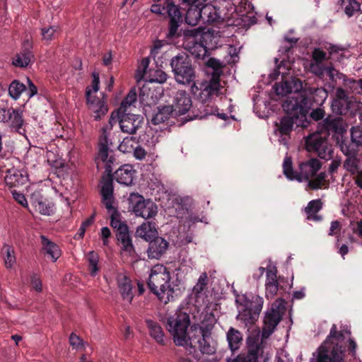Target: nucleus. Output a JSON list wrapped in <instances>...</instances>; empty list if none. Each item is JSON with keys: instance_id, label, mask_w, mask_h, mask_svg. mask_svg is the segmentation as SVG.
I'll return each mask as SVG.
<instances>
[{"instance_id": "obj_19", "label": "nucleus", "mask_w": 362, "mask_h": 362, "mask_svg": "<svg viewBox=\"0 0 362 362\" xmlns=\"http://www.w3.org/2000/svg\"><path fill=\"white\" fill-rule=\"evenodd\" d=\"M321 168V163L317 158H310L299 165L300 171L297 180L303 182L314 177Z\"/></svg>"}, {"instance_id": "obj_10", "label": "nucleus", "mask_w": 362, "mask_h": 362, "mask_svg": "<svg viewBox=\"0 0 362 362\" xmlns=\"http://www.w3.org/2000/svg\"><path fill=\"white\" fill-rule=\"evenodd\" d=\"M285 300L278 298L272 307L265 313L264 325L262 330V338H268L275 330L281 320L282 313L285 308Z\"/></svg>"}, {"instance_id": "obj_55", "label": "nucleus", "mask_w": 362, "mask_h": 362, "mask_svg": "<svg viewBox=\"0 0 362 362\" xmlns=\"http://www.w3.org/2000/svg\"><path fill=\"white\" fill-rule=\"evenodd\" d=\"M135 140L134 136L125 137L119 144V149L124 153L132 151L134 148Z\"/></svg>"}, {"instance_id": "obj_45", "label": "nucleus", "mask_w": 362, "mask_h": 362, "mask_svg": "<svg viewBox=\"0 0 362 362\" xmlns=\"http://www.w3.org/2000/svg\"><path fill=\"white\" fill-rule=\"evenodd\" d=\"M137 98L136 93L134 90H132L129 92L127 95L123 100L119 107V112L123 113L127 112L128 107L136 103Z\"/></svg>"}, {"instance_id": "obj_41", "label": "nucleus", "mask_w": 362, "mask_h": 362, "mask_svg": "<svg viewBox=\"0 0 362 362\" xmlns=\"http://www.w3.org/2000/svg\"><path fill=\"white\" fill-rule=\"evenodd\" d=\"M35 209L42 215L49 216L52 213L53 204L47 202L42 197H37L33 200Z\"/></svg>"}, {"instance_id": "obj_13", "label": "nucleus", "mask_w": 362, "mask_h": 362, "mask_svg": "<svg viewBox=\"0 0 362 362\" xmlns=\"http://www.w3.org/2000/svg\"><path fill=\"white\" fill-rule=\"evenodd\" d=\"M244 308L240 312L238 317L246 324H253L259 318L262 310L264 299L257 296H252L251 299L244 298Z\"/></svg>"}, {"instance_id": "obj_9", "label": "nucleus", "mask_w": 362, "mask_h": 362, "mask_svg": "<svg viewBox=\"0 0 362 362\" xmlns=\"http://www.w3.org/2000/svg\"><path fill=\"white\" fill-rule=\"evenodd\" d=\"M129 208L136 216L148 219L156 216L157 205L150 199H145L139 193L132 192L129 197Z\"/></svg>"}, {"instance_id": "obj_7", "label": "nucleus", "mask_w": 362, "mask_h": 362, "mask_svg": "<svg viewBox=\"0 0 362 362\" xmlns=\"http://www.w3.org/2000/svg\"><path fill=\"white\" fill-rule=\"evenodd\" d=\"M112 144L107 139V134L104 131L103 135L100 139L98 154L96 158L97 165L99 167L100 162L104 164L105 168L106 175L102 177L100 182V189L103 187L104 183L107 181L110 180L112 184V165L115 160L114 157L113 151L110 148V146Z\"/></svg>"}, {"instance_id": "obj_54", "label": "nucleus", "mask_w": 362, "mask_h": 362, "mask_svg": "<svg viewBox=\"0 0 362 362\" xmlns=\"http://www.w3.org/2000/svg\"><path fill=\"white\" fill-rule=\"evenodd\" d=\"M351 140L355 146H362V127H353L351 130Z\"/></svg>"}, {"instance_id": "obj_6", "label": "nucleus", "mask_w": 362, "mask_h": 362, "mask_svg": "<svg viewBox=\"0 0 362 362\" xmlns=\"http://www.w3.org/2000/svg\"><path fill=\"white\" fill-rule=\"evenodd\" d=\"M92 76L93 80L90 86L86 88V98L88 107L93 112L94 119L98 121L107 114L108 107L103 93H102V98H97L93 95L99 90V74L94 71Z\"/></svg>"}, {"instance_id": "obj_42", "label": "nucleus", "mask_w": 362, "mask_h": 362, "mask_svg": "<svg viewBox=\"0 0 362 362\" xmlns=\"http://www.w3.org/2000/svg\"><path fill=\"white\" fill-rule=\"evenodd\" d=\"M341 5L349 17H351L361 11V5L356 0H341Z\"/></svg>"}, {"instance_id": "obj_35", "label": "nucleus", "mask_w": 362, "mask_h": 362, "mask_svg": "<svg viewBox=\"0 0 362 362\" xmlns=\"http://www.w3.org/2000/svg\"><path fill=\"white\" fill-rule=\"evenodd\" d=\"M173 113V107L170 105L158 107V111L153 116L151 122L156 125L167 121Z\"/></svg>"}, {"instance_id": "obj_1", "label": "nucleus", "mask_w": 362, "mask_h": 362, "mask_svg": "<svg viewBox=\"0 0 362 362\" xmlns=\"http://www.w3.org/2000/svg\"><path fill=\"white\" fill-rule=\"evenodd\" d=\"M349 331L338 330L332 325L329 334L313 354L316 362H344L346 346L351 356L356 351V343L350 337Z\"/></svg>"}, {"instance_id": "obj_5", "label": "nucleus", "mask_w": 362, "mask_h": 362, "mask_svg": "<svg viewBox=\"0 0 362 362\" xmlns=\"http://www.w3.org/2000/svg\"><path fill=\"white\" fill-rule=\"evenodd\" d=\"M170 66L175 80L182 85L194 83L195 71L187 54L180 52L170 60Z\"/></svg>"}, {"instance_id": "obj_63", "label": "nucleus", "mask_w": 362, "mask_h": 362, "mask_svg": "<svg viewBox=\"0 0 362 362\" xmlns=\"http://www.w3.org/2000/svg\"><path fill=\"white\" fill-rule=\"evenodd\" d=\"M204 33V28L202 27H198V28L186 30L184 33V35H185V37L195 38V37H197L198 36H202Z\"/></svg>"}, {"instance_id": "obj_33", "label": "nucleus", "mask_w": 362, "mask_h": 362, "mask_svg": "<svg viewBox=\"0 0 362 362\" xmlns=\"http://www.w3.org/2000/svg\"><path fill=\"white\" fill-rule=\"evenodd\" d=\"M34 58L33 52L29 49L21 51L13 59V64L17 67H27Z\"/></svg>"}, {"instance_id": "obj_4", "label": "nucleus", "mask_w": 362, "mask_h": 362, "mask_svg": "<svg viewBox=\"0 0 362 362\" xmlns=\"http://www.w3.org/2000/svg\"><path fill=\"white\" fill-rule=\"evenodd\" d=\"M189 325L190 318L186 313H176L168 318L166 327L177 346H184L189 344L192 346L196 337H189L187 330Z\"/></svg>"}, {"instance_id": "obj_3", "label": "nucleus", "mask_w": 362, "mask_h": 362, "mask_svg": "<svg viewBox=\"0 0 362 362\" xmlns=\"http://www.w3.org/2000/svg\"><path fill=\"white\" fill-rule=\"evenodd\" d=\"M170 280V273L163 264H156L151 268L148 286L165 303L173 298L174 289L171 286Z\"/></svg>"}, {"instance_id": "obj_39", "label": "nucleus", "mask_w": 362, "mask_h": 362, "mask_svg": "<svg viewBox=\"0 0 362 362\" xmlns=\"http://www.w3.org/2000/svg\"><path fill=\"white\" fill-rule=\"evenodd\" d=\"M360 159L354 155L346 157L344 161L343 167L353 176L362 170L360 168Z\"/></svg>"}, {"instance_id": "obj_28", "label": "nucleus", "mask_w": 362, "mask_h": 362, "mask_svg": "<svg viewBox=\"0 0 362 362\" xmlns=\"http://www.w3.org/2000/svg\"><path fill=\"white\" fill-rule=\"evenodd\" d=\"M40 238L42 250L45 254L51 257L53 262H56L61 256V250L59 246L45 235H41Z\"/></svg>"}, {"instance_id": "obj_27", "label": "nucleus", "mask_w": 362, "mask_h": 362, "mask_svg": "<svg viewBox=\"0 0 362 362\" xmlns=\"http://www.w3.org/2000/svg\"><path fill=\"white\" fill-rule=\"evenodd\" d=\"M228 347L232 352L238 351L243 344V334L234 327H230L226 333Z\"/></svg>"}, {"instance_id": "obj_34", "label": "nucleus", "mask_w": 362, "mask_h": 362, "mask_svg": "<svg viewBox=\"0 0 362 362\" xmlns=\"http://www.w3.org/2000/svg\"><path fill=\"white\" fill-rule=\"evenodd\" d=\"M4 265L6 269H11L16 263V252L12 245L4 244L1 248Z\"/></svg>"}, {"instance_id": "obj_50", "label": "nucleus", "mask_w": 362, "mask_h": 362, "mask_svg": "<svg viewBox=\"0 0 362 362\" xmlns=\"http://www.w3.org/2000/svg\"><path fill=\"white\" fill-rule=\"evenodd\" d=\"M99 261L98 255L94 251H91L88 255V267L90 269V274L92 276H95L97 272L99 270L98 267Z\"/></svg>"}, {"instance_id": "obj_61", "label": "nucleus", "mask_w": 362, "mask_h": 362, "mask_svg": "<svg viewBox=\"0 0 362 362\" xmlns=\"http://www.w3.org/2000/svg\"><path fill=\"white\" fill-rule=\"evenodd\" d=\"M311 57L312 61H315L316 62H324L328 59L327 53L320 48H315L312 52Z\"/></svg>"}, {"instance_id": "obj_48", "label": "nucleus", "mask_w": 362, "mask_h": 362, "mask_svg": "<svg viewBox=\"0 0 362 362\" xmlns=\"http://www.w3.org/2000/svg\"><path fill=\"white\" fill-rule=\"evenodd\" d=\"M168 75L160 69L150 70L149 76L146 81L163 83L166 81Z\"/></svg>"}, {"instance_id": "obj_36", "label": "nucleus", "mask_w": 362, "mask_h": 362, "mask_svg": "<svg viewBox=\"0 0 362 362\" xmlns=\"http://www.w3.org/2000/svg\"><path fill=\"white\" fill-rule=\"evenodd\" d=\"M118 287L123 299L130 303L133 299L131 280L126 276H123L118 281Z\"/></svg>"}, {"instance_id": "obj_21", "label": "nucleus", "mask_w": 362, "mask_h": 362, "mask_svg": "<svg viewBox=\"0 0 362 362\" xmlns=\"http://www.w3.org/2000/svg\"><path fill=\"white\" fill-rule=\"evenodd\" d=\"M136 170L129 164H124L119 168L112 175V180L115 179L119 184L124 186H130L133 184Z\"/></svg>"}, {"instance_id": "obj_58", "label": "nucleus", "mask_w": 362, "mask_h": 362, "mask_svg": "<svg viewBox=\"0 0 362 362\" xmlns=\"http://www.w3.org/2000/svg\"><path fill=\"white\" fill-rule=\"evenodd\" d=\"M340 148L343 153L348 157L355 155L358 146H355L352 142L349 144L346 141H342L340 144Z\"/></svg>"}, {"instance_id": "obj_51", "label": "nucleus", "mask_w": 362, "mask_h": 362, "mask_svg": "<svg viewBox=\"0 0 362 362\" xmlns=\"http://www.w3.org/2000/svg\"><path fill=\"white\" fill-rule=\"evenodd\" d=\"M43 40L49 42L54 40L59 34V29L57 26H49L41 30Z\"/></svg>"}, {"instance_id": "obj_44", "label": "nucleus", "mask_w": 362, "mask_h": 362, "mask_svg": "<svg viewBox=\"0 0 362 362\" xmlns=\"http://www.w3.org/2000/svg\"><path fill=\"white\" fill-rule=\"evenodd\" d=\"M283 170L285 176L291 180H297L298 172L293 170L292 160L289 157H286L283 163Z\"/></svg>"}, {"instance_id": "obj_15", "label": "nucleus", "mask_w": 362, "mask_h": 362, "mask_svg": "<svg viewBox=\"0 0 362 362\" xmlns=\"http://www.w3.org/2000/svg\"><path fill=\"white\" fill-rule=\"evenodd\" d=\"M221 83L218 78H213L209 81H204L201 83L199 93L198 95L199 100L202 103H206L212 101L220 94Z\"/></svg>"}, {"instance_id": "obj_32", "label": "nucleus", "mask_w": 362, "mask_h": 362, "mask_svg": "<svg viewBox=\"0 0 362 362\" xmlns=\"http://www.w3.org/2000/svg\"><path fill=\"white\" fill-rule=\"evenodd\" d=\"M146 326L148 329L149 334L156 342L163 345L164 343V332L162 327L159 324L152 320H146Z\"/></svg>"}, {"instance_id": "obj_20", "label": "nucleus", "mask_w": 362, "mask_h": 362, "mask_svg": "<svg viewBox=\"0 0 362 362\" xmlns=\"http://www.w3.org/2000/svg\"><path fill=\"white\" fill-rule=\"evenodd\" d=\"M173 112L175 115L186 114L192 107V100L189 95L185 90H179L176 93L173 103Z\"/></svg>"}, {"instance_id": "obj_8", "label": "nucleus", "mask_w": 362, "mask_h": 362, "mask_svg": "<svg viewBox=\"0 0 362 362\" xmlns=\"http://www.w3.org/2000/svg\"><path fill=\"white\" fill-rule=\"evenodd\" d=\"M101 196V202L105 206L109 213H111V226L117 231L122 227H126L127 225L122 222L119 219V214L115 206V199L114 197V187L112 186L110 180L104 183L103 187L100 190Z\"/></svg>"}, {"instance_id": "obj_57", "label": "nucleus", "mask_w": 362, "mask_h": 362, "mask_svg": "<svg viewBox=\"0 0 362 362\" xmlns=\"http://www.w3.org/2000/svg\"><path fill=\"white\" fill-rule=\"evenodd\" d=\"M141 139L149 151L153 149L158 143V137L153 134H150L148 133L144 134Z\"/></svg>"}, {"instance_id": "obj_47", "label": "nucleus", "mask_w": 362, "mask_h": 362, "mask_svg": "<svg viewBox=\"0 0 362 362\" xmlns=\"http://www.w3.org/2000/svg\"><path fill=\"white\" fill-rule=\"evenodd\" d=\"M326 173L321 172L317 174L313 179H309L308 186L312 189H317L322 188L325 185Z\"/></svg>"}, {"instance_id": "obj_2", "label": "nucleus", "mask_w": 362, "mask_h": 362, "mask_svg": "<svg viewBox=\"0 0 362 362\" xmlns=\"http://www.w3.org/2000/svg\"><path fill=\"white\" fill-rule=\"evenodd\" d=\"M304 93L287 98L282 105L284 111L297 117H305L313 103L321 105L327 97V92L323 88H305Z\"/></svg>"}, {"instance_id": "obj_64", "label": "nucleus", "mask_w": 362, "mask_h": 362, "mask_svg": "<svg viewBox=\"0 0 362 362\" xmlns=\"http://www.w3.org/2000/svg\"><path fill=\"white\" fill-rule=\"evenodd\" d=\"M30 283L33 288L37 292H42V281L37 274H33L30 277Z\"/></svg>"}, {"instance_id": "obj_40", "label": "nucleus", "mask_w": 362, "mask_h": 362, "mask_svg": "<svg viewBox=\"0 0 362 362\" xmlns=\"http://www.w3.org/2000/svg\"><path fill=\"white\" fill-rule=\"evenodd\" d=\"M202 20V8H196L194 6H189L185 15V22L190 25H197Z\"/></svg>"}, {"instance_id": "obj_49", "label": "nucleus", "mask_w": 362, "mask_h": 362, "mask_svg": "<svg viewBox=\"0 0 362 362\" xmlns=\"http://www.w3.org/2000/svg\"><path fill=\"white\" fill-rule=\"evenodd\" d=\"M327 49L329 52V57L336 59L338 62H341L345 57L344 54L345 49L341 46L329 45Z\"/></svg>"}, {"instance_id": "obj_16", "label": "nucleus", "mask_w": 362, "mask_h": 362, "mask_svg": "<svg viewBox=\"0 0 362 362\" xmlns=\"http://www.w3.org/2000/svg\"><path fill=\"white\" fill-rule=\"evenodd\" d=\"M122 132L128 134H135L144 124V117L140 115L127 112L121 113L119 120Z\"/></svg>"}, {"instance_id": "obj_31", "label": "nucleus", "mask_w": 362, "mask_h": 362, "mask_svg": "<svg viewBox=\"0 0 362 362\" xmlns=\"http://www.w3.org/2000/svg\"><path fill=\"white\" fill-rule=\"evenodd\" d=\"M202 21L204 23H213L215 22H219L221 19V16L218 12V9L210 4H204L202 7Z\"/></svg>"}, {"instance_id": "obj_26", "label": "nucleus", "mask_w": 362, "mask_h": 362, "mask_svg": "<svg viewBox=\"0 0 362 362\" xmlns=\"http://www.w3.org/2000/svg\"><path fill=\"white\" fill-rule=\"evenodd\" d=\"M290 115L284 116L281 119L280 122H276V132H279L281 136L288 135L293 130V127L294 124V118L297 119L299 117H303L301 115L298 117L295 116L293 114H290L287 112Z\"/></svg>"}, {"instance_id": "obj_52", "label": "nucleus", "mask_w": 362, "mask_h": 362, "mask_svg": "<svg viewBox=\"0 0 362 362\" xmlns=\"http://www.w3.org/2000/svg\"><path fill=\"white\" fill-rule=\"evenodd\" d=\"M275 93L278 95H286L293 92L292 86L290 81H285L274 86Z\"/></svg>"}, {"instance_id": "obj_62", "label": "nucleus", "mask_w": 362, "mask_h": 362, "mask_svg": "<svg viewBox=\"0 0 362 362\" xmlns=\"http://www.w3.org/2000/svg\"><path fill=\"white\" fill-rule=\"evenodd\" d=\"M292 86V90L296 93V96L297 97L298 94L304 93V90L306 87H303V82L298 78H293L291 81H290Z\"/></svg>"}, {"instance_id": "obj_29", "label": "nucleus", "mask_w": 362, "mask_h": 362, "mask_svg": "<svg viewBox=\"0 0 362 362\" xmlns=\"http://www.w3.org/2000/svg\"><path fill=\"white\" fill-rule=\"evenodd\" d=\"M136 233L141 238L150 241L157 236L158 232L155 223L147 221L138 227Z\"/></svg>"}, {"instance_id": "obj_24", "label": "nucleus", "mask_w": 362, "mask_h": 362, "mask_svg": "<svg viewBox=\"0 0 362 362\" xmlns=\"http://www.w3.org/2000/svg\"><path fill=\"white\" fill-rule=\"evenodd\" d=\"M168 243L163 238L156 236L150 240L148 248V257L152 259L160 258L166 251Z\"/></svg>"}, {"instance_id": "obj_38", "label": "nucleus", "mask_w": 362, "mask_h": 362, "mask_svg": "<svg viewBox=\"0 0 362 362\" xmlns=\"http://www.w3.org/2000/svg\"><path fill=\"white\" fill-rule=\"evenodd\" d=\"M9 112L11 114V127L14 129L18 133H21L24 120L23 117V111L21 109L10 108Z\"/></svg>"}, {"instance_id": "obj_59", "label": "nucleus", "mask_w": 362, "mask_h": 362, "mask_svg": "<svg viewBox=\"0 0 362 362\" xmlns=\"http://www.w3.org/2000/svg\"><path fill=\"white\" fill-rule=\"evenodd\" d=\"M332 108L333 111L336 112L339 115H342L348 109L347 102L344 103L341 100L335 98L332 101Z\"/></svg>"}, {"instance_id": "obj_60", "label": "nucleus", "mask_w": 362, "mask_h": 362, "mask_svg": "<svg viewBox=\"0 0 362 362\" xmlns=\"http://www.w3.org/2000/svg\"><path fill=\"white\" fill-rule=\"evenodd\" d=\"M169 4H175L172 0H167L165 5L161 4H153L151 6V11L156 14H163L164 12L168 13V7Z\"/></svg>"}, {"instance_id": "obj_43", "label": "nucleus", "mask_w": 362, "mask_h": 362, "mask_svg": "<svg viewBox=\"0 0 362 362\" xmlns=\"http://www.w3.org/2000/svg\"><path fill=\"white\" fill-rule=\"evenodd\" d=\"M24 90L25 86L17 80L13 81L8 87L9 95L14 100L18 99Z\"/></svg>"}, {"instance_id": "obj_53", "label": "nucleus", "mask_w": 362, "mask_h": 362, "mask_svg": "<svg viewBox=\"0 0 362 362\" xmlns=\"http://www.w3.org/2000/svg\"><path fill=\"white\" fill-rule=\"evenodd\" d=\"M208 284V276L206 272L202 273L199 276L197 284L193 288V292L195 295L200 294L206 288Z\"/></svg>"}, {"instance_id": "obj_37", "label": "nucleus", "mask_w": 362, "mask_h": 362, "mask_svg": "<svg viewBox=\"0 0 362 362\" xmlns=\"http://www.w3.org/2000/svg\"><path fill=\"white\" fill-rule=\"evenodd\" d=\"M339 125L340 120L339 119L328 117L322 122L320 134L328 136L330 133H337Z\"/></svg>"}, {"instance_id": "obj_18", "label": "nucleus", "mask_w": 362, "mask_h": 362, "mask_svg": "<svg viewBox=\"0 0 362 362\" xmlns=\"http://www.w3.org/2000/svg\"><path fill=\"white\" fill-rule=\"evenodd\" d=\"M168 8V15L170 18L169 29L167 37L173 38L180 35L178 28L182 21L181 11L178 6L175 4H169Z\"/></svg>"}, {"instance_id": "obj_17", "label": "nucleus", "mask_w": 362, "mask_h": 362, "mask_svg": "<svg viewBox=\"0 0 362 362\" xmlns=\"http://www.w3.org/2000/svg\"><path fill=\"white\" fill-rule=\"evenodd\" d=\"M212 326H201L199 328L200 337L197 340L199 351L207 355H211L216 352V347L211 338Z\"/></svg>"}, {"instance_id": "obj_56", "label": "nucleus", "mask_w": 362, "mask_h": 362, "mask_svg": "<svg viewBox=\"0 0 362 362\" xmlns=\"http://www.w3.org/2000/svg\"><path fill=\"white\" fill-rule=\"evenodd\" d=\"M266 282H265V286L266 285H271V284H279V281L277 280V269L276 267L273 266V267H267V272H266Z\"/></svg>"}, {"instance_id": "obj_12", "label": "nucleus", "mask_w": 362, "mask_h": 362, "mask_svg": "<svg viewBox=\"0 0 362 362\" xmlns=\"http://www.w3.org/2000/svg\"><path fill=\"white\" fill-rule=\"evenodd\" d=\"M305 147L308 151L317 154L321 158L326 160L333 157L332 145L329 143L327 136L320 133H315L306 138Z\"/></svg>"}, {"instance_id": "obj_30", "label": "nucleus", "mask_w": 362, "mask_h": 362, "mask_svg": "<svg viewBox=\"0 0 362 362\" xmlns=\"http://www.w3.org/2000/svg\"><path fill=\"white\" fill-rule=\"evenodd\" d=\"M322 203L320 199H315L308 202L305 208V212L307 215V219L313 221H320L322 219V216L317 215V213L322 209Z\"/></svg>"}, {"instance_id": "obj_11", "label": "nucleus", "mask_w": 362, "mask_h": 362, "mask_svg": "<svg viewBox=\"0 0 362 362\" xmlns=\"http://www.w3.org/2000/svg\"><path fill=\"white\" fill-rule=\"evenodd\" d=\"M305 147L308 151L317 154L321 158L326 160L333 157L332 145L329 143L327 136L320 133H315L306 138Z\"/></svg>"}, {"instance_id": "obj_23", "label": "nucleus", "mask_w": 362, "mask_h": 362, "mask_svg": "<svg viewBox=\"0 0 362 362\" xmlns=\"http://www.w3.org/2000/svg\"><path fill=\"white\" fill-rule=\"evenodd\" d=\"M6 185L10 187L23 185L28 181V175L25 172L12 168L6 170L4 177Z\"/></svg>"}, {"instance_id": "obj_14", "label": "nucleus", "mask_w": 362, "mask_h": 362, "mask_svg": "<svg viewBox=\"0 0 362 362\" xmlns=\"http://www.w3.org/2000/svg\"><path fill=\"white\" fill-rule=\"evenodd\" d=\"M247 354H240L233 362H257L259 356L263 354L264 343L262 339L250 337L247 339Z\"/></svg>"}, {"instance_id": "obj_22", "label": "nucleus", "mask_w": 362, "mask_h": 362, "mask_svg": "<svg viewBox=\"0 0 362 362\" xmlns=\"http://www.w3.org/2000/svg\"><path fill=\"white\" fill-rule=\"evenodd\" d=\"M309 71L320 78H323L327 74L331 81L334 80V76L338 72L334 67L333 64L329 62L328 64H324V62L311 61L309 66Z\"/></svg>"}, {"instance_id": "obj_25", "label": "nucleus", "mask_w": 362, "mask_h": 362, "mask_svg": "<svg viewBox=\"0 0 362 362\" xmlns=\"http://www.w3.org/2000/svg\"><path fill=\"white\" fill-rule=\"evenodd\" d=\"M116 237L118 242L122 245V250L129 256H134L135 250L129 233L128 226L122 227L116 231Z\"/></svg>"}, {"instance_id": "obj_46", "label": "nucleus", "mask_w": 362, "mask_h": 362, "mask_svg": "<svg viewBox=\"0 0 362 362\" xmlns=\"http://www.w3.org/2000/svg\"><path fill=\"white\" fill-rule=\"evenodd\" d=\"M326 173L321 172L317 174L313 179H309L308 186L312 189H317L322 188L325 185Z\"/></svg>"}]
</instances>
